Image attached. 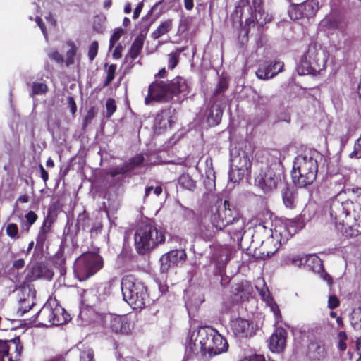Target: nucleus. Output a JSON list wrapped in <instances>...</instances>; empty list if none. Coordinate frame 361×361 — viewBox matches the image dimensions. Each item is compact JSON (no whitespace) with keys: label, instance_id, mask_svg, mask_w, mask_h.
<instances>
[{"label":"nucleus","instance_id":"393cba45","mask_svg":"<svg viewBox=\"0 0 361 361\" xmlns=\"http://www.w3.org/2000/svg\"><path fill=\"white\" fill-rule=\"evenodd\" d=\"M305 267L314 272L320 273L322 271L323 265L319 257L315 255H307Z\"/></svg>","mask_w":361,"mask_h":361},{"label":"nucleus","instance_id":"69168bd1","mask_svg":"<svg viewBox=\"0 0 361 361\" xmlns=\"http://www.w3.org/2000/svg\"><path fill=\"white\" fill-rule=\"evenodd\" d=\"M143 2H140L138 4V5L136 6V8H135L134 10V12H133V18L136 19L139 17L140 13H141V11L143 8Z\"/></svg>","mask_w":361,"mask_h":361},{"label":"nucleus","instance_id":"c9c22d12","mask_svg":"<svg viewBox=\"0 0 361 361\" xmlns=\"http://www.w3.org/2000/svg\"><path fill=\"white\" fill-rule=\"evenodd\" d=\"M68 46L70 47L69 49L66 51V63L67 66L73 65L75 62L74 58L76 54L77 48L75 46L73 42H68Z\"/></svg>","mask_w":361,"mask_h":361},{"label":"nucleus","instance_id":"bf43d9fd","mask_svg":"<svg viewBox=\"0 0 361 361\" xmlns=\"http://www.w3.org/2000/svg\"><path fill=\"white\" fill-rule=\"evenodd\" d=\"M320 275V277L325 281L327 282L329 286H331L333 284V279L331 276L326 272L324 271L322 268V271L320 273H318Z\"/></svg>","mask_w":361,"mask_h":361},{"label":"nucleus","instance_id":"dca6fc26","mask_svg":"<svg viewBox=\"0 0 361 361\" xmlns=\"http://www.w3.org/2000/svg\"><path fill=\"white\" fill-rule=\"evenodd\" d=\"M287 332L283 328H277L269 339V348L272 352L280 353L283 350L286 343Z\"/></svg>","mask_w":361,"mask_h":361},{"label":"nucleus","instance_id":"a19ab883","mask_svg":"<svg viewBox=\"0 0 361 361\" xmlns=\"http://www.w3.org/2000/svg\"><path fill=\"white\" fill-rule=\"evenodd\" d=\"M80 361H94V352L91 348H85L80 353Z\"/></svg>","mask_w":361,"mask_h":361},{"label":"nucleus","instance_id":"aec40b11","mask_svg":"<svg viewBox=\"0 0 361 361\" xmlns=\"http://www.w3.org/2000/svg\"><path fill=\"white\" fill-rule=\"evenodd\" d=\"M220 211L224 216L226 227H228L230 224L234 221V219L240 218L238 212L230 208V203L228 200L224 202L223 208L220 209Z\"/></svg>","mask_w":361,"mask_h":361},{"label":"nucleus","instance_id":"e2e57ef3","mask_svg":"<svg viewBox=\"0 0 361 361\" xmlns=\"http://www.w3.org/2000/svg\"><path fill=\"white\" fill-rule=\"evenodd\" d=\"M263 0H252V5L255 11H260L263 8Z\"/></svg>","mask_w":361,"mask_h":361},{"label":"nucleus","instance_id":"72a5a7b5","mask_svg":"<svg viewBox=\"0 0 361 361\" xmlns=\"http://www.w3.org/2000/svg\"><path fill=\"white\" fill-rule=\"evenodd\" d=\"M185 50V47L176 49L175 52L170 53L168 55V66L170 69H173L178 64L180 54Z\"/></svg>","mask_w":361,"mask_h":361},{"label":"nucleus","instance_id":"c03bdc74","mask_svg":"<svg viewBox=\"0 0 361 361\" xmlns=\"http://www.w3.org/2000/svg\"><path fill=\"white\" fill-rule=\"evenodd\" d=\"M338 348L341 351H345L346 350L347 345L345 343V341L347 340V335L345 331H340L338 334Z\"/></svg>","mask_w":361,"mask_h":361},{"label":"nucleus","instance_id":"cd10ccee","mask_svg":"<svg viewBox=\"0 0 361 361\" xmlns=\"http://www.w3.org/2000/svg\"><path fill=\"white\" fill-rule=\"evenodd\" d=\"M172 28V20L168 19L161 23L158 27L152 33V37L154 39L160 38L165 34H167Z\"/></svg>","mask_w":361,"mask_h":361},{"label":"nucleus","instance_id":"bb28decb","mask_svg":"<svg viewBox=\"0 0 361 361\" xmlns=\"http://www.w3.org/2000/svg\"><path fill=\"white\" fill-rule=\"evenodd\" d=\"M245 222L242 218H235L234 221L230 224L228 227L227 231L230 234H233L235 236H240L244 230Z\"/></svg>","mask_w":361,"mask_h":361},{"label":"nucleus","instance_id":"f8f14e48","mask_svg":"<svg viewBox=\"0 0 361 361\" xmlns=\"http://www.w3.org/2000/svg\"><path fill=\"white\" fill-rule=\"evenodd\" d=\"M104 324L116 334H128L131 331L132 324L126 315L108 313L103 317Z\"/></svg>","mask_w":361,"mask_h":361},{"label":"nucleus","instance_id":"13d9d810","mask_svg":"<svg viewBox=\"0 0 361 361\" xmlns=\"http://www.w3.org/2000/svg\"><path fill=\"white\" fill-rule=\"evenodd\" d=\"M25 217L29 226L33 224L37 219V215L32 211H30L25 214Z\"/></svg>","mask_w":361,"mask_h":361},{"label":"nucleus","instance_id":"ea45409f","mask_svg":"<svg viewBox=\"0 0 361 361\" xmlns=\"http://www.w3.org/2000/svg\"><path fill=\"white\" fill-rule=\"evenodd\" d=\"M267 243L274 245V248L267 251L264 250L261 253V258L263 259L271 257L279 249V245L277 243H276L273 238L268 239Z\"/></svg>","mask_w":361,"mask_h":361},{"label":"nucleus","instance_id":"f257e3e1","mask_svg":"<svg viewBox=\"0 0 361 361\" xmlns=\"http://www.w3.org/2000/svg\"><path fill=\"white\" fill-rule=\"evenodd\" d=\"M228 348L226 340L216 329L203 326L190 334L185 352L188 356L212 358L227 351Z\"/></svg>","mask_w":361,"mask_h":361},{"label":"nucleus","instance_id":"680f3d73","mask_svg":"<svg viewBox=\"0 0 361 361\" xmlns=\"http://www.w3.org/2000/svg\"><path fill=\"white\" fill-rule=\"evenodd\" d=\"M68 104L69 105L71 112L74 114L76 112L77 106L75 102L74 98L73 97H69L68 98Z\"/></svg>","mask_w":361,"mask_h":361},{"label":"nucleus","instance_id":"09e8293b","mask_svg":"<svg viewBox=\"0 0 361 361\" xmlns=\"http://www.w3.org/2000/svg\"><path fill=\"white\" fill-rule=\"evenodd\" d=\"M351 158H361V135L355 144L354 151L350 154Z\"/></svg>","mask_w":361,"mask_h":361},{"label":"nucleus","instance_id":"c756f323","mask_svg":"<svg viewBox=\"0 0 361 361\" xmlns=\"http://www.w3.org/2000/svg\"><path fill=\"white\" fill-rule=\"evenodd\" d=\"M178 183L182 188L190 191L196 188V182L188 174H182L178 178Z\"/></svg>","mask_w":361,"mask_h":361},{"label":"nucleus","instance_id":"4c0bfd02","mask_svg":"<svg viewBox=\"0 0 361 361\" xmlns=\"http://www.w3.org/2000/svg\"><path fill=\"white\" fill-rule=\"evenodd\" d=\"M106 68V78L104 83V86L106 87L109 85L111 81L114 80L115 76V73L116 70V64H111L109 66L107 65H105Z\"/></svg>","mask_w":361,"mask_h":361},{"label":"nucleus","instance_id":"6ab92c4d","mask_svg":"<svg viewBox=\"0 0 361 361\" xmlns=\"http://www.w3.org/2000/svg\"><path fill=\"white\" fill-rule=\"evenodd\" d=\"M233 294L238 297L241 300H247L253 293V288L252 284L247 281H242L236 283L233 287Z\"/></svg>","mask_w":361,"mask_h":361},{"label":"nucleus","instance_id":"f3484780","mask_svg":"<svg viewBox=\"0 0 361 361\" xmlns=\"http://www.w3.org/2000/svg\"><path fill=\"white\" fill-rule=\"evenodd\" d=\"M174 111L171 109L162 110L157 114L154 126L156 129L166 130L170 128L173 122Z\"/></svg>","mask_w":361,"mask_h":361},{"label":"nucleus","instance_id":"20e7f679","mask_svg":"<svg viewBox=\"0 0 361 361\" xmlns=\"http://www.w3.org/2000/svg\"><path fill=\"white\" fill-rule=\"evenodd\" d=\"M317 155V152L309 150L295 158L291 173L294 184L303 188L314 182L318 170Z\"/></svg>","mask_w":361,"mask_h":361},{"label":"nucleus","instance_id":"0eeeda50","mask_svg":"<svg viewBox=\"0 0 361 361\" xmlns=\"http://www.w3.org/2000/svg\"><path fill=\"white\" fill-rule=\"evenodd\" d=\"M328 57V51L321 46L316 44L310 45L300 61V73H320L326 67Z\"/></svg>","mask_w":361,"mask_h":361},{"label":"nucleus","instance_id":"37998d69","mask_svg":"<svg viewBox=\"0 0 361 361\" xmlns=\"http://www.w3.org/2000/svg\"><path fill=\"white\" fill-rule=\"evenodd\" d=\"M106 116L110 118L116 110V105L114 99L109 98L106 102Z\"/></svg>","mask_w":361,"mask_h":361},{"label":"nucleus","instance_id":"49530a36","mask_svg":"<svg viewBox=\"0 0 361 361\" xmlns=\"http://www.w3.org/2000/svg\"><path fill=\"white\" fill-rule=\"evenodd\" d=\"M98 52V43L96 41H94L91 43L89 51H88V57L90 60L92 61L94 59Z\"/></svg>","mask_w":361,"mask_h":361},{"label":"nucleus","instance_id":"a18cd8bd","mask_svg":"<svg viewBox=\"0 0 361 361\" xmlns=\"http://www.w3.org/2000/svg\"><path fill=\"white\" fill-rule=\"evenodd\" d=\"M129 171L128 165H123L122 166H117L111 169L109 171V174L114 177L119 174H124Z\"/></svg>","mask_w":361,"mask_h":361},{"label":"nucleus","instance_id":"c85d7f7f","mask_svg":"<svg viewBox=\"0 0 361 361\" xmlns=\"http://www.w3.org/2000/svg\"><path fill=\"white\" fill-rule=\"evenodd\" d=\"M322 27L328 30H335L338 27L339 21L334 15L326 16L320 23Z\"/></svg>","mask_w":361,"mask_h":361},{"label":"nucleus","instance_id":"f03ea898","mask_svg":"<svg viewBox=\"0 0 361 361\" xmlns=\"http://www.w3.org/2000/svg\"><path fill=\"white\" fill-rule=\"evenodd\" d=\"M360 204L352 201H340L338 198L331 200L330 204V216L336 226H341V231L350 236L361 233Z\"/></svg>","mask_w":361,"mask_h":361},{"label":"nucleus","instance_id":"1a4fd4ad","mask_svg":"<svg viewBox=\"0 0 361 361\" xmlns=\"http://www.w3.org/2000/svg\"><path fill=\"white\" fill-rule=\"evenodd\" d=\"M233 16L239 20L240 25L244 19L247 26L254 25L255 23L262 26L272 20L271 15L266 13L264 8L253 12L248 0H240L238 2Z\"/></svg>","mask_w":361,"mask_h":361},{"label":"nucleus","instance_id":"052dcab7","mask_svg":"<svg viewBox=\"0 0 361 361\" xmlns=\"http://www.w3.org/2000/svg\"><path fill=\"white\" fill-rule=\"evenodd\" d=\"M242 361H265V358L261 355H254L243 359Z\"/></svg>","mask_w":361,"mask_h":361},{"label":"nucleus","instance_id":"58836bf2","mask_svg":"<svg viewBox=\"0 0 361 361\" xmlns=\"http://www.w3.org/2000/svg\"><path fill=\"white\" fill-rule=\"evenodd\" d=\"M289 16L292 20H299L302 18H305L303 14L302 10L299 4L292 7L289 10Z\"/></svg>","mask_w":361,"mask_h":361},{"label":"nucleus","instance_id":"2eb2a0df","mask_svg":"<svg viewBox=\"0 0 361 361\" xmlns=\"http://www.w3.org/2000/svg\"><path fill=\"white\" fill-rule=\"evenodd\" d=\"M283 63L281 61H266L259 65L256 75L261 80H269L283 71Z\"/></svg>","mask_w":361,"mask_h":361},{"label":"nucleus","instance_id":"864d4df0","mask_svg":"<svg viewBox=\"0 0 361 361\" xmlns=\"http://www.w3.org/2000/svg\"><path fill=\"white\" fill-rule=\"evenodd\" d=\"M160 264H161V271L162 272H167L170 268L176 266L173 264V262H171V260L169 257H167L166 262H164L163 261V255L161 256V257L160 259Z\"/></svg>","mask_w":361,"mask_h":361},{"label":"nucleus","instance_id":"79ce46f5","mask_svg":"<svg viewBox=\"0 0 361 361\" xmlns=\"http://www.w3.org/2000/svg\"><path fill=\"white\" fill-rule=\"evenodd\" d=\"M47 92V86L44 83H34L32 85V94H44Z\"/></svg>","mask_w":361,"mask_h":361},{"label":"nucleus","instance_id":"b1692460","mask_svg":"<svg viewBox=\"0 0 361 361\" xmlns=\"http://www.w3.org/2000/svg\"><path fill=\"white\" fill-rule=\"evenodd\" d=\"M167 257L173 262L175 265H178L180 262H183L186 258V254L184 250H171L163 255V261L166 262Z\"/></svg>","mask_w":361,"mask_h":361},{"label":"nucleus","instance_id":"a211bd4d","mask_svg":"<svg viewBox=\"0 0 361 361\" xmlns=\"http://www.w3.org/2000/svg\"><path fill=\"white\" fill-rule=\"evenodd\" d=\"M233 334L238 337H247L252 334L250 323L243 318L233 319L231 323Z\"/></svg>","mask_w":361,"mask_h":361},{"label":"nucleus","instance_id":"e433bc0d","mask_svg":"<svg viewBox=\"0 0 361 361\" xmlns=\"http://www.w3.org/2000/svg\"><path fill=\"white\" fill-rule=\"evenodd\" d=\"M163 3H164V0H161L158 2H157L152 7V8L149 10V11L148 12L147 15L149 16L151 14H152V13H154V20L157 19L158 18H159V16L165 12V8L163 6Z\"/></svg>","mask_w":361,"mask_h":361},{"label":"nucleus","instance_id":"603ef678","mask_svg":"<svg viewBox=\"0 0 361 361\" xmlns=\"http://www.w3.org/2000/svg\"><path fill=\"white\" fill-rule=\"evenodd\" d=\"M48 56L57 63H62L63 61V57L56 50H51L48 52Z\"/></svg>","mask_w":361,"mask_h":361},{"label":"nucleus","instance_id":"6e6d98bb","mask_svg":"<svg viewBox=\"0 0 361 361\" xmlns=\"http://www.w3.org/2000/svg\"><path fill=\"white\" fill-rule=\"evenodd\" d=\"M95 113L93 108H91L85 115L83 120V128H85L94 118Z\"/></svg>","mask_w":361,"mask_h":361},{"label":"nucleus","instance_id":"4be33fe9","mask_svg":"<svg viewBox=\"0 0 361 361\" xmlns=\"http://www.w3.org/2000/svg\"><path fill=\"white\" fill-rule=\"evenodd\" d=\"M223 111L220 106L214 104L207 114V122L210 126H216L219 123L221 120Z\"/></svg>","mask_w":361,"mask_h":361},{"label":"nucleus","instance_id":"338daca9","mask_svg":"<svg viewBox=\"0 0 361 361\" xmlns=\"http://www.w3.org/2000/svg\"><path fill=\"white\" fill-rule=\"evenodd\" d=\"M228 87V85L224 80H221L219 84L218 87L216 88V93H221L224 92Z\"/></svg>","mask_w":361,"mask_h":361},{"label":"nucleus","instance_id":"4468645a","mask_svg":"<svg viewBox=\"0 0 361 361\" xmlns=\"http://www.w3.org/2000/svg\"><path fill=\"white\" fill-rule=\"evenodd\" d=\"M279 181L280 177L271 166L262 169L255 178V183L264 192L275 189Z\"/></svg>","mask_w":361,"mask_h":361},{"label":"nucleus","instance_id":"2f4dec72","mask_svg":"<svg viewBox=\"0 0 361 361\" xmlns=\"http://www.w3.org/2000/svg\"><path fill=\"white\" fill-rule=\"evenodd\" d=\"M224 216L222 215V212H221L220 209L214 212L211 216V222L212 225L218 230H222L226 228V223L224 219Z\"/></svg>","mask_w":361,"mask_h":361},{"label":"nucleus","instance_id":"0e129e2a","mask_svg":"<svg viewBox=\"0 0 361 361\" xmlns=\"http://www.w3.org/2000/svg\"><path fill=\"white\" fill-rule=\"evenodd\" d=\"M35 21L37 23V24L38 25V26L40 27L42 32H43V35L45 37H47V31H46V29H45V26L43 23V21L42 20V18H39V17H37L36 19H35Z\"/></svg>","mask_w":361,"mask_h":361},{"label":"nucleus","instance_id":"6e6552de","mask_svg":"<svg viewBox=\"0 0 361 361\" xmlns=\"http://www.w3.org/2000/svg\"><path fill=\"white\" fill-rule=\"evenodd\" d=\"M103 265V259L97 253H85L75 260L74 273L80 281H85L100 270Z\"/></svg>","mask_w":361,"mask_h":361},{"label":"nucleus","instance_id":"9b49d317","mask_svg":"<svg viewBox=\"0 0 361 361\" xmlns=\"http://www.w3.org/2000/svg\"><path fill=\"white\" fill-rule=\"evenodd\" d=\"M23 345L20 337L11 340H0V360L5 361H20Z\"/></svg>","mask_w":361,"mask_h":361},{"label":"nucleus","instance_id":"a878e982","mask_svg":"<svg viewBox=\"0 0 361 361\" xmlns=\"http://www.w3.org/2000/svg\"><path fill=\"white\" fill-rule=\"evenodd\" d=\"M144 41L145 37L143 35L137 36L133 41L128 53L132 60L135 59L140 54L144 44Z\"/></svg>","mask_w":361,"mask_h":361},{"label":"nucleus","instance_id":"ddd939ff","mask_svg":"<svg viewBox=\"0 0 361 361\" xmlns=\"http://www.w3.org/2000/svg\"><path fill=\"white\" fill-rule=\"evenodd\" d=\"M54 313L51 302L44 305L33 317L24 319V327L54 325Z\"/></svg>","mask_w":361,"mask_h":361},{"label":"nucleus","instance_id":"f704fd0d","mask_svg":"<svg viewBox=\"0 0 361 361\" xmlns=\"http://www.w3.org/2000/svg\"><path fill=\"white\" fill-rule=\"evenodd\" d=\"M307 259V255L300 254L293 255L288 257V262L289 264L300 267L302 266L305 267V263Z\"/></svg>","mask_w":361,"mask_h":361},{"label":"nucleus","instance_id":"7c9ffc66","mask_svg":"<svg viewBox=\"0 0 361 361\" xmlns=\"http://www.w3.org/2000/svg\"><path fill=\"white\" fill-rule=\"evenodd\" d=\"M54 313V325H61L67 321L68 315L65 314V310L61 306L56 305L55 307L53 308Z\"/></svg>","mask_w":361,"mask_h":361},{"label":"nucleus","instance_id":"39448f33","mask_svg":"<svg viewBox=\"0 0 361 361\" xmlns=\"http://www.w3.org/2000/svg\"><path fill=\"white\" fill-rule=\"evenodd\" d=\"M135 248L139 254L154 249L165 240L164 231L152 221L142 223L135 233Z\"/></svg>","mask_w":361,"mask_h":361},{"label":"nucleus","instance_id":"473e14b6","mask_svg":"<svg viewBox=\"0 0 361 361\" xmlns=\"http://www.w3.org/2000/svg\"><path fill=\"white\" fill-rule=\"evenodd\" d=\"M283 200L287 208L293 209L295 207V193L288 188L283 190Z\"/></svg>","mask_w":361,"mask_h":361},{"label":"nucleus","instance_id":"4d7b16f0","mask_svg":"<svg viewBox=\"0 0 361 361\" xmlns=\"http://www.w3.org/2000/svg\"><path fill=\"white\" fill-rule=\"evenodd\" d=\"M339 305V300L336 295H331L328 300V307L329 309L333 310L338 307Z\"/></svg>","mask_w":361,"mask_h":361},{"label":"nucleus","instance_id":"8fccbe9b","mask_svg":"<svg viewBox=\"0 0 361 361\" xmlns=\"http://www.w3.org/2000/svg\"><path fill=\"white\" fill-rule=\"evenodd\" d=\"M123 34V30L122 29H118L114 31L113 35L111 37L110 42H109V48L111 49L115 43L119 40L121 35Z\"/></svg>","mask_w":361,"mask_h":361},{"label":"nucleus","instance_id":"423d86ee","mask_svg":"<svg viewBox=\"0 0 361 361\" xmlns=\"http://www.w3.org/2000/svg\"><path fill=\"white\" fill-rule=\"evenodd\" d=\"M121 286L123 300L133 309H142L149 302L147 288L133 276H124Z\"/></svg>","mask_w":361,"mask_h":361},{"label":"nucleus","instance_id":"774afa93","mask_svg":"<svg viewBox=\"0 0 361 361\" xmlns=\"http://www.w3.org/2000/svg\"><path fill=\"white\" fill-rule=\"evenodd\" d=\"M50 223H49L47 220H44L39 231L47 234L50 230Z\"/></svg>","mask_w":361,"mask_h":361},{"label":"nucleus","instance_id":"9d476101","mask_svg":"<svg viewBox=\"0 0 361 361\" xmlns=\"http://www.w3.org/2000/svg\"><path fill=\"white\" fill-rule=\"evenodd\" d=\"M250 157L245 151L231 153L229 178L235 183L243 178L250 168Z\"/></svg>","mask_w":361,"mask_h":361},{"label":"nucleus","instance_id":"412c9836","mask_svg":"<svg viewBox=\"0 0 361 361\" xmlns=\"http://www.w3.org/2000/svg\"><path fill=\"white\" fill-rule=\"evenodd\" d=\"M299 5L307 18L314 16L319 8L318 0H307Z\"/></svg>","mask_w":361,"mask_h":361},{"label":"nucleus","instance_id":"3c124183","mask_svg":"<svg viewBox=\"0 0 361 361\" xmlns=\"http://www.w3.org/2000/svg\"><path fill=\"white\" fill-rule=\"evenodd\" d=\"M6 234L11 238H15L17 236L18 233V228L16 224H9L6 229Z\"/></svg>","mask_w":361,"mask_h":361},{"label":"nucleus","instance_id":"de8ad7c7","mask_svg":"<svg viewBox=\"0 0 361 361\" xmlns=\"http://www.w3.org/2000/svg\"><path fill=\"white\" fill-rule=\"evenodd\" d=\"M153 192L155 196H159L162 192V188L161 186H157L154 188L153 186L147 187L145 189V198L149 196V195Z\"/></svg>","mask_w":361,"mask_h":361},{"label":"nucleus","instance_id":"5701e85b","mask_svg":"<svg viewBox=\"0 0 361 361\" xmlns=\"http://www.w3.org/2000/svg\"><path fill=\"white\" fill-rule=\"evenodd\" d=\"M308 355L312 360H322L326 356L325 348L323 345L318 343H312L308 348Z\"/></svg>","mask_w":361,"mask_h":361},{"label":"nucleus","instance_id":"7ed1b4c3","mask_svg":"<svg viewBox=\"0 0 361 361\" xmlns=\"http://www.w3.org/2000/svg\"><path fill=\"white\" fill-rule=\"evenodd\" d=\"M189 92L190 86L183 77H176L169 82L157 80L149 86L145 102L149 104L152 100L168 102L178 95L185 97Z\"/></svg>","mask_w":361,"mask_h":361},{"label":"nucleus","instance_id":"5fc2aeb1","mask_svg":"<svg viewBox=\"0 0 361 361\" xmlns=\"http://www.w3.org/2000/svg\"><path fill=\"white\" fill-rule=\"evenodd\" d=\"M144 158L141 155H137L133 158L130 161V164L128 165L129 170L133 169L134 167L138 166L143 163Z\"/></svg>","mask_w":361,"mask_h":361}]
</instances>
